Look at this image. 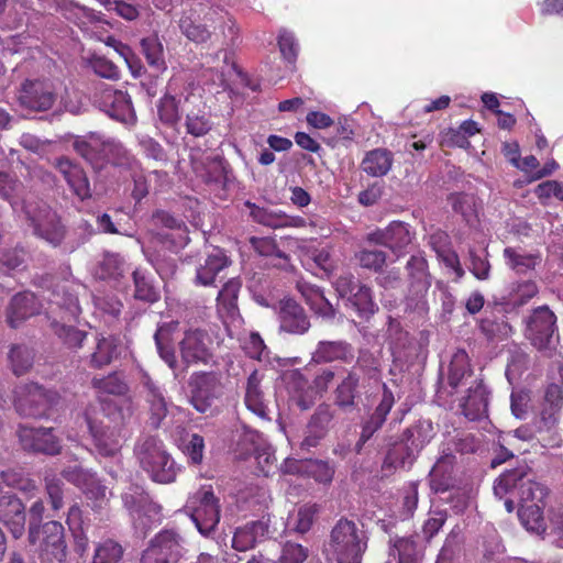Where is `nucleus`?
<instances>
[{"label":"nucleus","mask_w":563,"mask_h":563,"mask_svg":"<svg viewBox=\"0 0 563 563\" xmlns=\"http://www.w3.org/2000/svg\"><path fill=\"white\" fill-rule=\"evenodd\" d=\"M368 537L357 525L345 517L332 527L324 552L329 561L336 563H362Z\"/></svg>","instance_id":"1"},{"label":"nucleus","mask_w":563,"mask_h":563,"mask_svg":"<svg viewBox=\"0 0 563 563\" xmlns=\"http://www.w3.org/2000/svg\"><path fill=\"white\" fill-rule=\"evenodd\" d=\"M134 455L141 468L148 474L152 481L169 484L176 479V463L158 437L141 435L135 442Z\"/></svg>","instance_id":"2"},{"label":"nucleus","mask_w":563,"mask_h":563,"mask_svg":"<svg viewBox=\"0 0 563 563\" xmlns=\"http://www.w3.org/2000/svg\"><path fill=\"white\" fill-rule=\"evenodd\" d=\"M22 212L32 233L53 247H59L65 242L67 228L62 218L45 201L26 199Z\"/></svg>","instance_id":"3"},{"label":"nucleus","mask_w":563,"mask_h":563,"mask_svg":"<svg viewBox=\"0 0 563 563\" xmlns=\"http://www.w3.org/2000/svg\"><path fill=\"white\" fill-rule=\"evenodd\" d=\"M34 284L41 287H52L48 296L49 307L46 312L47 321H52L53 318L71 321L80 314L81 308L78 299L79 290L82 289L80 285L69 280L53 283L51 275L35 277Z\"/></svg>","instance_id":"4"},{"label":"nucleus","mask_w":563,"mask_h":563,"mask_svg":"<svg viewBox=\"0 0 563 563\" xmlns=\"http://www.w3.org/2000/svg\"><path fill=\"white\" fill-rule=\"evenodd\" d=\"M525 335L543 356L552 357L560 343L556 316L548 306L534 308L525 319Z\"/></svg>","instance_id":"5"},{"label":"nucleus","mask_w":563,"mask_h":563,"mask_svg":"<svg viewBox=\"0 0 563 563\" xmlns=\"http://www.w3.org/2000/svg\"><path fill=\"white\" fill-rule=\"evenodd\" d=\"M512 490H518L521 504H541L548 495V488L533 479L527 467H518L504 472L495 482L494 494L503 498Z\"/></svg>","instance_id":"6"},{"label":"nucleus","mask_w":563,"mask_h":563,"mask_svg":"<svg viewBox=\"0 0 563 563\" xmlns=\"http://www.w3.org/2000/svg\"><path fill=\"white\" fill-rule=\"evenodd\" d=\"M121 498L131 516L135 533L145 538L152 527L161 520V506L139 485L129 486Z\"/></svg>","instance_id":"7"},{"label":"nucleus","mask_w":563,"mask_h":563,"mask_svg":"<svg viewBox=\"0 0 563 563\" xmlns=\"http://www.w3.org/2000/svg\"><path fill=\"white\" fill-rule=\"evenodd\" d=\"M35 532L33 538L31 532L27 536L30 552L37 554L41 563H64L67 545L63 525L52 520L35 529Z\"/></svg>","instance_id":"8"},{"label":"nucleus","mask_w":563,"mask_h":563,"mask_svg":"<svg viewBox=\"0 0 563 563\" xmlns=\"http://www.w3.org/2000/svg\"><path fill=\"white\" fill-rule=\"evenodd\" d=\"M59 401L60 396L57 391L45 389L36 383H27L15 389L14 407L23 417H47Z\"/></svg>","instance_id":"9"},{"label":"nucleus","mask_w":563,"mask_h":563,"mask_svg":"<svg viewBox=\"0 0 563 563\" xmlns=\"http://www.w3.org/2000/svg\"><path fill=\"white\" fill-rule=\"evenodd\" d=\"M108 412L109 421L114 426L101 421L97 423L88 419V427L93 438L97 452L102 456L114 457L119 454L122 442L121 426L124 423L122 410L115 406L108 404L104 408Z\"/></svg>","instance_id":"10"},{"label":"nucleus","mask_w":563,"mask_h":563,"mask_svg":"<svg viewBox=\"0 0 563 563\" xmlns=\"http://www.w3.org/2000/svg\"><path fill=\"white\" fill-rule=\"evenodd\" d=\"M185 552V539L176 530L165 529L150 540L140 563H177Z\"/></svg>","instance_id":"11"},{"label":"nucleus","mask_w":563,"mask_h":563,"mask_svg":"<svg viewBox=\"0 0 563 563\" xmlns=\"http://www.w3.org/2000/svg\"><path fill=\"white\" fill-rule=\"evenodd\" d=\"M190 404L200 413L212 411V405L221 394V374L219 372H198L190 376Z\"/></svg>","instance_id":"12"},{"label":"nucleus","mask_w":563,"mask_h":563,"mask_svg":"<svg viewBox=\"0 0 563 563\" xmlns=\"http://www.w3.org/2000/svg\"><path fill=\"white\" fill-rule=\"evenodd\" d=\"M213 341L207 331L192 329L185 332L179 342V351L183 363L189 365H217L212 352Z\"/></svg>","instance_id":"13"},{"label":"nucleus","mask_w":563,"mask_h":563,"mask_svg":"<svg viewBox=\"0 0 563 563\" xmlns=\"http://www.w3.org/2000/svg\"><path fill=\"white\" fill-rule=\"evenodd\" d=\"M56 100L57 92L49 80L26 79L19 89V104L30 111H48L53 108Z\"/></svg>","instance_id":"14"},{"label":"nucleus","mask_w":563,"mask_h":563,"mask_svg":"<svg viewBox=\"0 0 563 563\" xmlns=\"http://www.w3.org/2000/svg\"><path fill=\"white\" fill-rule=\"evenodd\" d=\"M383 387L384 393L380 401L375 407L374 411L364 417L361 421L360 437L354 445V451L356 454H362L365 449V444L374 437L378 430L382 429L388 413L395 404V398L391 390H389L386 385Z\"/></svg>","instance_id":"15"},{"label":"nucleus","mask_w":563,"mask_h":563,"mask_svg":"<svg viewBox=\"0 0 563 563\" xmlns=\"http://www.w3.org/2000/svg\"><path fill=\"white\" fill-rule=\"evenodd\" d=\"M195 498L198 506L194 509L191 518L199 532L203 536L211 534L220 521L219 499L214 496L211 488L199 489Z\"/></svg>","instance_id":"16"},{"label":"nucleus","mask_w":563,"mask_h":563,"mask_svg":"<svg viewBox=\"0 0 563 563\" xmlns=\"http://www.w3.org/2000/svg\"><path fill=\"white\" fill-rule=\"evenodd\" d=\"M18 437L21 446L27 452L56 455L62 449L52 428H32L21 424L18 429Z\"/></svg>","instance_id":"17"},{"label":"nucleus","mask_w":563,"mask_h":563,"mask_svg":"<svg viewBox=\"0 0 563 563\" xmlns=\"http://www.w3.org/2000/svg\"><path fill=\"white\" fill-rule=\"evenodd\" d=\"M385 457L382 463V470L394 472L398 468L410 467L416 461L419 452L416 451L408 441L401 435H385L383 438Z\"/></svg>","instance_id":"18"},{"label":"nucleus","mask_w":563,"mask_h":563,"mask_svg":"<svg viewBox=\"0 0 563 563\" xmlns=\"http://www.w3.org/2000/svg\"><path fill=\"white\" fill-rule=\"evenodd\" d=\"M96 98L99 108L110 118L124 123L135 120L131 97L125 91L107 87Z\"/></svg>","instance_id":"19"},{"label":"nucleus","mask_w":563,"mask_h":563,"mask_svg":"<svg viewBox=\"0 0 563 563\" xmlns=\"http://www.w3.org/2000/svg\"><path fill=\"white\" fill-rule=\"evenodd\" d=\"M366 241L389 249L397 256L411 243L412 233L408 224L401 221H393L385 229H379L366 234Z\"/></svg>","instance_id":"20"},{"label":"nucleus","mask_w":563,"mask_h":563,"mask_svg":"<svg viewBox=\"0 0 563 563\" xmlns=\"http://www.w3.org/2000/svg\"><path fill=\"white\" fill-rule=\"evenodd\" d=\"M279 329L290 334H305L311 327L302 306L294 299H285L279 306Z\"/></svg>","instance_id":"21"},{"label":"nucleus","mask_w":563,"mask_h":563,"mask_svg":"<svg viewBox=\"0 0 563 563\" xmlns=\"http://www.w3.org/2000/svg\"><path fill=\"white\" fill-rule=\"evenodd\" d=\"M25 507L20 498L12 494L0 496V521L18 539L25 530Z\"/></svg>","instance_id":"22"},{"label":"nucleus","mask_w":563,"mask_h":563,"mask_svg":"<svg viewBox=\"0 0 563 563\" xmlns=\"http://www.w3.org/2000/svg\"><path fill=\"white\" fill-rule=\"evenodd\" d=\"M121 353L120 340L114 335H95L90 352L86 355L89 367L100 369L113 362Z\"/></svg>","instance_id":"23"},{"label":"nucleus","mask_w":563,"mask_h":563,"mask_svg":"<svg viewBox=\"0 0 563 563\" xmlns=\"http://www.w3.org/2000/svg\"><path fill=\"white\" fill-rule=\"evenodd\" d=\"M55 167L64 176L73 192L80 199L91 198L89 179L84 168L68 157L56 158Z\"/></svg>","instance_id":"24"},{"label":"nucleus","mask_w":563,"mask_h":563,"mask_svg":"<svg viewBox=\"0 0 563 563\" xmlns=\"http://www.w3.org/2000/svg\"><path fill=\"white\" fill-rule=\"evenodd\" d=\"M361 388L358 373L354 368L347 371L346 376L341 379L333 391L334 405L345 412L353 411L361 398Z\"/></svg>","instance_id":"25"},{"label":"nucleus","mask_w":563,"mask_h":563,"mask_svg":"<svg viewBox=\"0 0 563 563\" xmlns=\"http://www.w3.org/2000/svg\"><path fill=\"white\" fill-rule=\"evenodd\" d=\"M140 383L146 390L145 398L150 410L148 423L152 428L158 429L168 412L166 399L147 373H142Z\"/></svg>","instance_id":"26"},{"label":"nucleus","mask_w":563,"mask_h":563,"mask_svg":"<svg viewBox=\"0 0 563 563\" xmlns=\"http://www.w3.org/2000/svg\"><path fill=\"white\" fill-rule=\"evenodd\" d=\"M461 408L468 420L475 421L487 418L488 391L482 379L475 380L467 388V395L462 398Z\"/></svg>","instance_id":"27"},{"label":"nucleus","mask_w":563,"mask_h":563,"mask_svg":"<svg viewBox=\"0 0 563 563\" xmlns=\"http://www.w3.org/2000/svg\"><path fill=\"white\" fill-rule=\"evenodd\" d=\"M41 303L34 294L23 291L14 295L7 309V321L13 329L27 318L40 313Z\"/></svg>","instance_id":"28"},{"label":"nucleus","mask_w":563,"mask_h":563,"mask_svg":"<svg viewBox=\"0 0 563 563\" xmlns=\"http://www.w3.org/2000/svg\"><path fill=\"white\" fill-rule=\"evenodd\" d=\"M261 382L262 375H260L258 371H253L247 377L244 401L249 410L261 419L271 421L272 409L264 398Z\"/></svg>","instance_id":"29"},{"label":"nucleus","mask_w":563,"mask_h":563,"mask_svg":"<svg viewBox=\"0 0 563 563\" xmlns=\"http://www.w3.org/2000/svg\"><path fill=\"white\" fill-rule=\"evenodd\" d=\"M232 440L235 443V452L240 459H247L258 450L267 448V441L256 430L242 424L233 432Z\"/></svg>","instance_id":"30"},{"label":"nucleus","mask_w":563,"mask_h":563,"mask_svg":"<svg viewBox=\"0 0 563 563\" xmlns=\"http://www.w3.org/2000/svg\"><path fill=\"white\" fill-rule=\"evenodd\" d=\"M177 327V321L165 322L157 328L154 334L157 352L161 358L174 371L175 376H177L176 371L178 369L179 364L172 343V336Z\"/></svg>","instance_id":"31"},{"label":"nucleus","mask_w":563,"mask_h":563,"mask_svg":"<svg viewBox=\"0 0 563 563\" xmlns=\"http://www.w3.org/2000/svg\"><path fill=\"white\" fill-rule=\"evenodd\" d=\"M352 345L345 341H320L312 353L311 361L316 364L347 361L353 356Z\"/></svg>","instance_id":"32"},{"label":"nucleus","mask_w":563,"mask_h":563,"mask_svg":"<svg viewBox=\"0 0 563 563\" xmlns=\"http://www.w3.org/2000/svg\"><path fill=\"white\" fill-rule=\"evenodd\" d=\"M231 264L229 257L220 249H213L205 263L197 268L196 282L202 286L213 284L217 275Z\"/></svg>","instance_id":"33"},{"label":"nucleus","mask_w":563,"mask_h":563,"mask_svg":"<svg viewBox=\"0 0 563 563\" xmlns=\"http://www.w3.org/2000/svg\"><path fill=\"white\" fill-rule=\"evenodd\" d=\"M562 405V388L556 384L549 385L544 394V401L540 415V420L542 423V426L539 427L540 430H549L555 424L558 420V413L561 410Z\"/></svg>","instance_id":"34"},{"label":"nucleus","mask_w":563,"mask_h":563,"mask_svg":"<svg viewBox=\"0 0 563 563\" xmlns=\"http://www.w3.org/2000/svg\"><path fill=\"white\" fill-rule=\"evenodd\" d=\"M235 180L230 164L220 155L207 158L206 181L228 189Z\"/></svg>","instance_id":"35"},{"label":"nucleus","mask_w":563,"mask_h":563,"mask_svg":"<svg viewBox=\"0 0 563 563\" xmlns=\"http://www.w3.org/2000/svg\"><path fill=\"white\" fill-rule=\"evenodd\" d=\"M454 462L455 456L453 454H444L430 471V484L437 493L446 492L454 486L452 476Z\"/></svg>","instance_id":"36"},{"label":"nucleus","mask_w":563,"mask_h":563,"mask_svg":"<svg viewBox=\"0 0 563 563\" xmlns=\"http://www.w3.org/2000/svg\"><path fill=\"white\" fill-rule=\"evenodd\" d=\"M102 147L103 141L95 134L88 139L77 137L73 142L74 151L97 172L102 169Z\"/></svg>","instance_id":"37"},{"label":"nucleus","mask_w":563,"mask_h":563,"mask_svg":"<svg viewBox=\"0 0 563 563\" xmlns=\"http://www.w3.org/2000/svg\"><path fill=\"white\" fill-rule=\"evenodd\" d=\"M376 246L379 245L367 242L365 236L364 243L360 245L358 250L354 254L355 261L362 268L374 273H378L385 266L387 261V253L378 250Z\"/></svg>","instance_id":"38"},{"label":"nucleus","mask_w":563,"mask_h":563,"mask_svg":"<svg viewBox=\"0 0 563 563\" xmlns=\"http://www.w3.org/2000/svg\"><path fill=\"white\" fill-rule=\"evenodd\" d=\"M65 321L53 318L52 321H48V327L68 349L77 350L82 347L85 341L88 340V333L74 325L66 324Z\"/></svg>","instance_id":"39"},{"label":"nucleus","mask_w":563,"mask_h":563,"mask_svg":"<svg viewBox=\"0 0 563 563\" xmlns=\"http://www.w3.org/2000/svg\"><path fill=\"white\" fill-rule=\"evenodd\" d=\"M391 164V153L385 148H376L366 153L361 163V168L372 177H382L390 170Z\"/></svg>","instance_id":"40"},{"label":"nucleus","mask_w":563,"mask_h":563,"mask_svg":"<svg viewBox=\"0 0 563 563\" xmlns=\"http://www.w3.org/2000/svg\"><path fill=\"white\" fill-rule=\"evenodd\" d=\"M250 244L255 250V252L262 256L283 260V265L274 264V267L284 272L294 271V265L290 263V257L278 249L277 243L273 238L252 236L250 238Z\"/></svg>","instance_id":"41"},{"label":"nucleus","mask_w":563,"mask_h":563,"mask_svg":"<svg viewBox=\"0 0 563 563\" xmlns=\"http://www.w3.org/2000/svg\"><path fill=\"white\" fill-rule=\"evenodd\" d=\"M407 287H431L432 277L427 260L421 255H412L406 264Z\"/></svg>","instance_id":"42"},{"label":"nucleus","mask_w":563,"mask_h":563,"mask_svg":"<svg viewBox=\"0 0 563 563\" xmlns=\"http://www.w3.org/2000/svg\"><path fill=\"white\" fill-rule=\"evenodd\" d=\"M543 507L544 505L541 504H521L518 510V517L522 526L538 536L544 533L547 529Z\"/></svg>","instance_id":"43"},{"label":"nucleus","mask_w":563,"mask_h":563,"mask_svg":"<svg viewBox=\"0 0 563 563\" xmlns=\"http://www.w3.org/2000/svg\"><path fill=\"white\" fill-rule=\"evenodd\" d=\"M185 112V126L188 134L195 137H201L211 131V117L203 107L186 109Z\"/></svg>","instance_id":"44"},{"label":"nucleus","mask_w":563,"mask_h":563,"mask_svg":"<svg viewBox=\"0 0 563 563\" xmlns=\"http://www.w3.org/2000/svg\"><path fill=\"white\" fill-rule=\"evenodd\" d=\"M472 376V369L470 366V358L465 351L459 350L452 356L449 374H448V383L452 390H455L459 386L464 384V380Z\"/></svg>","instance_id":"45"},{"label":"nucleus","mask_w":563,"mask_h":563,"mask_svg":"<svg viewBox=\"0 0 563 563\" xmlns=\"http://www.w3.org/2000/svg\"><path fill=\"white\" fill-rule=\"evenodd\" d=\"M401 434L405 441H408L416 451L420 452L433 438L434 429L430 420L422 419L405 429Z\"/></svg>","instance_id":"46"},{"label":"nucleus","mask_w":563,"mask_h":563,"mask_svg":"<svg viewBox=\"0 0 563 563\" xmlns=\"http://www.w3.org/2000/svg\"><path fill=\"white\" fill-rule=\"evenodd\" d=\"M140 45L142 54L151 68L157 73L166 69L163 44L157 36L144 37L141 40Z\"/></svg>","instance_id":"47"},{"label":"nucleus","mask_w":563,"mask_h":563,"mask_svg":"<svg viewBox=\"0 0 563 563\" xmlns=\"http://www.w3.org/2000/svg\"><path fill=\"white\" fill-rule=\"evenodd\" d=\"M134 298L146 303H154L159 300V290L153 284L150 276L142 269L133 272Z\"/></svg>","instance_id":"48"},{"label":"nucleus","mask_w":563,"mask_h":563,"mask_svg":"<svg viewBox=\"0 0 563 563\" xmlns=\"http://www.w3.org/2000/svg\"><path fill=\"white\" fill-rule=\"evenodd\" d=\"M245 206L250 209V216L254 222L272 229L285 228L287 221L285 212L258 207L250 201H246Z\"/></svg>","instance_id":"49"},{"label":"nucleus","mask_w":563,"mask_h":563,"mask_svg":"<svg viewBox=\"0 0 563 563\" xmlns=\"http://www.w3.org/2000/svg\"><path fill=\"white\" fill-rule=\"evenodd\" d=\"M132 157L122 143L115 140L103 141L102 147V168L106 164H111L117 167H129Z\"/></svg>","instance_id":"50"},{"label":"nucleus","mask_w":563,"mask_h":563,"mask_svg":"<svg viewBox=\"0 0 563 563\" xmlns=\"http://www.w3.org/2000/svg\"><path fill=\"white\" fill-rule=\"evenodd\" d=\"M361 317H369L378 309L372 297V289L362 284L346 298Z\"/></svg>","instance_id":"51"},{"label":"nucleus","mask_w":563,"mask_h":563,"mask_svg":"<svg viewBox=\"0 0 563 563\" xmlns=\"http://www.w3.org/2000/svg\"><path fill=\"white\" fill-rule=\"evenodd\" d=\"M12 371L20 376L27 373L34 362V351L24 344H13L9 352Z\"/></svg>","instance_id":"52"},{"label":"nucleus","mask_w":563,"mask_h":563,"mask_svg":"<svg viewBox=\"0 0 563 563\" xmlns=\"http://www.w3.org/2000/svg\"><path fill=\"white\" fill-rule=\"evenodd\" d=\"M91 385L101 393L123 396L129 391V386L121 373L114 372L108 376L92 378Z\"/></svg>","instance_id":"53"},{"label":"nucleus","mask_w":563,"mask_h":563,"mask_svg":"<svg viewBox=\"0 0 563 563\" xmlns=\"http://www.w3.org/2000/svg\"><path fill=\"white\" fill-rule=\"evenodd\" d=\"M504 257L507 265L517 274H525L534 269L539 260L538 255L520 253L514 247H506Z\"/></svg>","instance_id":"54"},{"label":"nucleus","mask_w":563,"mask_h":563,"mask_svg":"<svg viewBox=\"0 0 563 563\" xmlns=\"http://www.w3.org/2000/svg\"><path fill=\"white\" fill-rule=\"evenodd\" d=\"M430 287H407L405 297L406 311L424 316L429 311L428 291Z\"/></svg>","instance_id":"55"},{"label":"nucleus","mask_w":563,"mask_h":563,"mask_svg":"<svg viewBox=\"0 0 563 563\" xmlns=\"http://www.w3.org/2000/svg\"><path fill=\"white\" fill-rule=\"evenodd\" d=\"M334 416L335 411L329 404H320L311 416L307 429L316 430L325 437Z\"/></svg>","instance_id":"56"},{"label":"nucleus","mask_w":563,"mask_h":563,"mask_svg":"<svg viewBox=\"0 0 563 563\" xmlns=\"http://www.w3.org/2000/svg\"><path fill=\"white\" fill-rule=\"evenodd\" d=\"M123 548L113 540H106L95 551L92 563H121Z\"/></svg>","instance_id":"57"},{"label":"nucleus","mask_w":563,"mask_h":563,"mask_svg":"<svg viewBox=\"0 0 563 563\" xmlns=\"http://www.w3.org/2000/svg\"><path fill=\"white\" fill-rule=\"evenodd\" d=\"M157 114L161 122L167 126H175L179 119L178 101L172 95H165L157 104Z\"/></svg>","instance_id":"58"},{"label":"nucleus","mask_w":563,"mask_h":563,"mask_svg":"<svg viewBox=\"0 0 563 563\" xmlns=\"http://www.w3.org/2000/svg\"><path fill=\"white\" fill-rule=\"evenodd\" d=\"M390 555H397L398 563H416L417 544L411 538H397L393 541Z\"/></svg>","instance_id":"59"},{"label":"nucleus","mask_w":563,"mask_h":563,"mask_svg":"<svg viewBox=\"0 0 563 563\" xmlns=\"http://www.w3.org/2000/svg\"><path fill=\"white\" fill-rule=\"evenodd\" d=\"M179 29L188 40L195 43H206L211 38V32L206 25L197 23L188 16L180 19Z\"/></svg>","instance_id":"60"},{"label":"nucleus","mask_w":563,"mask_h":563,"mask_svg":"<svg viewBox=\"0 0 563 563\" xmlns=\"http://www.w3.org/2000/svg\"><path fill=\"white\" fill-rule=\"evenodd\" d=\"M104 43L107 46L112 47L124 59L134 76L141 75L142 66L130 46L123 44L113 36H108L104 40Z\"/></svg>","instance_id":"61"},{"label":"nucleus","mask_w":563,"mask_h":563,"mask_svg":"<svg viewBox=\"0 0 563 563\" xmlns=\"http://www.w3.org/2000/svg\"><path fill=\"white\" fill-rule=\"evenodd\" d=\"M316 514V506L300 507L294 521L288 522V530L305 534L311 529Z\"/></svg>","instance_id":"62"},{"label":"nucleus","mask_w":563,"mask_h":563,"mask_svg":"<svg viewBox=\"0 0 563 563\" xmlns=\"http://www.w3.org/2000/svg\"><path fill=\"white\" fill-rule=\"evenodd\" d=\"M26 266V251L23 247H14L4 251L0 255V268L8 272L23 269Z\"/></svg>","instance_id":"63"},{"label":"nucleus","mask_w":563,"mask_h":563,"mask_svg":"<svg viewBox=\"0 0 563 563\" xmlns=\"http://www.w3.org/2000/svg\"><path fill=\"white\" fill-rule=\"evenodd\" d=\"M308 558V549L295 542H286L276 563H302Z\"/></svg>","instance_id":"64"}]
</instances>
